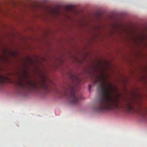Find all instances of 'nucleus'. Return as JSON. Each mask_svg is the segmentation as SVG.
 <instances>
[{"label": "nucleus", "mask_w": 147, "mask_h": 147, "mask_svg": "<svg viewBox=\"0 0 147 147\" xmlns=\"http://www.w3.org/2000/svg\"><path fill=\"white\" fill-rule=\"evenodd\" d=\"M94 84L98 85V89L102 96L99 99L95 110L101 111L120 107L119 105L121 102L120 100L118 97L112 96V86L109 84V88L107 87L105 78L103 75L101 76L99 79L97 78L94 82Z\"/></svg>", "instance_id": "f257e3e1"}, {"label": "nucleus", "mask_w": 147, "mask_h": 147, "mask_svg": "<svg viewBox=\"0 0 147 147\" xmlns=\"http://www.w3.org/2000/svg\"><path fill=\"white\" fill-rule=\"evenodd\" d=\"M46 79L43 78L38 84L36 82L26 80L23 82L22 79H19L16 83L18 88L24 90L33 89L37 90L43 89L48 91L49 88L48 85L46 83Z\"/></svg>", "instance_id": "f03ea898"}, {"label": "nucleus", "mask_w": 147, "mask_h": 147, "mask_svg": "<svg viewBox=\"0 0 147 147\" xmlns=\"http://www.w3.org/2000/svg\"><path fill=\"white\" fill-rule=\"evenodd\" d=\"M63 96L69 97V99L73 104L78 102L81 97L76 95V92L73 85H68L63 87L62 92L60 93Z\"/></svg>", "instance_id": "7ed1b4c3"}, {"label": "nucleus", "mask_w": 147, "mask_h": 147, "mask_svg": "<svg viewBox=\"0 0 147 147\" xmlns=\"http://www.w3.org/2000/svg\"><path fill=\"white\" fill-rule=\"evenodd\" d=\"M136 112L142 117H144V115L147 113L146 109L141 107L139 108L136 111Z\"/></svg>", "instance_id": "20e7f679"}, {"label": "nucleus", "mask_w": 147, "mask_h": 147, "mask_svg": "<svg viewBox=\"0 0 147 147\" xmlns=\"http://www.w3.org/2000/svg\"><path fill=\"white\" fill-rule=\"evenodd\" d=\"M125 106L129 111L134 110V107L131 105V103L129 100H127Z\"/></svg>", "instance_id": "39448f33"}, {"label": "nucleus", "mask_w": 147, "mask_h": 147, "mask_svg": "<svg viewBox=\"0 0 147 147\" xmlns=\"http://www.w3.org/2000/svg\"><path fill=\"white\" fill-rule=\"evenodd\" d=\"M7 79L8 78L6 77L0 75V85L1 84L5 83Z\"/></svg>", "instance_id": "423d86ee"}, {"label": "nucleus", "mask_w": 147, "mask_h": 147, "mask_svg": "<svg viewBox=\"0 0 147 147\" xmlns=\"http://www.w3.org/2000/svg\"><path fill=\"white\" fill-rule=\"evenodd\" d=\"M65 8L67 11L71 10L72 8V6L71 5H68L66 6Z\"/></svg>", "instance_id": "0eeeda50"}, {"label": "nucleus", "mask_w": 147, "mask_h": 147, "mask_svg": "<svg viewBox=\"0 0 147 147\" xmlns=\"http://www.w3.org/2000/svg\"><path fill=\"white\" fill-rule=\"evenodd\" d=\"M92 86V85H90L89 86V91H90V90Z\"/></svg>", "instance_id": "6e6552de"}, {"label": "nucleus", "mask_w": 147, "mask_h": 147, "mask_svg": "<svg viewBox=\"0 0 147 147\" xmlns=\"http://www.w3.org/2000/svg\"><path fill=\"white\" fill-rule=\"evenodd\" d=\"M56 12L57 13H58L59 12V10H58V9H57L56 10Z\"/></svg>", "instance_id": "1a4fd4ad"}, {"label": "nucleus", "mask_w": 147, "mask_h": 147, "mask_svg": "<svg viewBox=\"0 0 147 147\" xmlns=\"http://www.w3.org/2000/svg\"><path fill=\"white\" fill-rule=\"evenodd\" d=\"M118 95L119 96H120V94L119 93H118Z\"/></svg>", "instance_id": "9d476101"}]
</instances>
